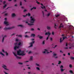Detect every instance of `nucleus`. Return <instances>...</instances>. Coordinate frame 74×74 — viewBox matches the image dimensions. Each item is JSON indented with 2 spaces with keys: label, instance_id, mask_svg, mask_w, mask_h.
<instances>
[{
  "label": "nucleus",
  "instance_id": "052dcab7",
  "mask_svg": "<svg viewBox=\"0 0 74 74\" xmlns=\"http://www.w3.org/2000/svg\"><path fill=\"white\" fill-rule=\"evenodd\" d=\"M3 3V4H4L5 3V1H4Z\"/></svg>",
  "mask_w": 74,
  "mask_h": 74
},
{
  "label": "nucleus",
  "instance_id": "1a4fd4ad",
  "mask_svg": "<svg viewBox=\"0 0 74 74\" xmlns=\"http://www.w3.org/2000/svg\"><path fill=\"white\" fill-rule=\"evenodd\" d=\"M19 46H15L14 47V50H16V49H18L19 48Z\"/></svg>",
  "mask_w": 74,
  "mask_h": 74
},
{
  "label": "nucleus",
  "instance_id": "aec40b11",
  "mask_svg": "<svg viewBox=\"0 0 74 74\" xmlns=\"http://www.w3.org/2000/svg\"><path fill=\"white\" fill-rule=\"evenodd\" d=\"M16 36L19 37H22V35H16Z\"/></svg>",
  "mask_w": 74,
  "mask_h": 74
},
{
  "label": "nucleus",
  "instance_id": "a18cd8bd",
  "mask_svg": "<svg viewBox=\"0 0 74 74\" xmlns=\"http://www.w3.org/2000/svg\"><path fill=\"white\" fill-rule=\"evenodd\" d=\"M18 64H23L22 63H21L20 62H19L18 63Z\"/></svg>",
  "mask_w": 74,
  "mask_h": 74
},
{
  "label": "nucleus",
  "instance_id": "774afa93",
  "mask_svg": "<svg viewBox=\"0 0 74 74\" xmlns=\"http://www.w3.org/2000/svg\"><path fill=\"white\" fill-rule=\"evenodd\" d=\"M5 21H7V18H5Z\"/></svg>",
  "mask_w": 74,
  "mask_h": 74
},
{
  "label": "nucleus",
  "instance_id": "79ce46f5",
  "mask_svg": "<svg viewBox=\"0 0 74 74\" xmlns=\"http://www.w3.org/2000/svg\"><path fill=\"white\" fill-rule=\"evenodd\" d=\"M36 66H39V64H37V63H36Z\"/></svg>",
  "mask_w": 74,
  "mask_h": 74
},
{
  "label": "nucleus",
  "instance_id": "a878e982",
  "mask_svg": "<svg viewBox=\"0 0 74 74\" xmlns=\"http://www.w3.org/2000/svg\"><path fill=\"white\" fill-rule=\"evenodd\" d=\"M36 69L37 70H40V68L38 67H36Z\"/></svg>",
  "mask_w": 74,
  "mask_h": 74
},
{
  "label": "nucleus",
  "instance_id": "13d9d810",
  "mask_svg": "<svg viewBox=\"0 0 74 74\" xmlns=\"http://www.w3.org/2000/svg\"><path fill=\"white\" fill-rule=\"evenodd\" d=\"M32 53V52L31 51H30L28 53L30 54V53Z\"/></svg>",
  "mask_w": 74,
  "mask_h": 74
},
{
  "label": "nucleus",
  "instance_id": "72a5a7b5",
  "mask_svg": "<svg viewBox=\"0 0 74 74\" xmlns=\"http://www.w3.org/2000/svg\"><path fill=\"white\" fill-rule=\"evenodd\" d=\"M50 15V13H49L47 14V16H49Z\"/></svg>",
  "mask_w": 74,
  "mask_h": 74
},
{
  "label": "nucleus",
  "instance_id": "412c9836",
  "mask_svg": "<svg viewBox=\"0 0 74 74\" xmlns=\"http://www.w3.org/2000/svg\"><path fill=\"white\" fill-rule=\"evenodd\" d=\"M30 16V14L29 13H28V14H26V16Z\"/></svg>",
  "mask_w": 74,
  "mask_h": 74
},
{
  "label": "nucleus",
  "instance_id": "e2e57ef3",
  "mask_svg": "<svg viewBox=\"0 0 74 74\" xmlns=\"http://www.w3.org/2000/svg\"><path fill=\"white\" fill-rule=\"evenodd\" d=\"M18 41V39H16V41Z\"/></svg>",
  "mask_w": 74,
  "mask_h": 74
},
{
  "label": "nucleus",
  "instance_id": "c9c22d12",
  "mask_svg": "<svg viewBox=\"0 0 74 74\" xmlns=\"http://www.w3.org/2000/svg\"><path fill=\"white\" fill-rule=\"evenodd\" d=\"M69 67H70V68H71V67H72V65L70 64L69 65Z\"/></svg>",
  "mask_w": 74,
  "mask_h": 74
},
{
  "label": "nucleus",
  "instance_id": "7c9ffc66",
  "mask_svg": "<svg viewBox=\"0 0 74 74\" xmlns=\"http://www.w3.org/2000/svg\"><path fill=\"white\" fill-rule=\"evenodd\" d=\"M58 62H59L58 63V64H60V63H62L61 61H58Z\"/></svg>",
  "mask_w": 74,
  "mask_h": 74
},
{
  "label": "nucleus",
  "instance_id": "49530a36",
  "mask_svg": "<svg viewBox=\"0 0 74 74\" xmlns=\"http://www.w3.org/2000/svg\"><path fill=\"white\" fill-rule=\"evenodd\" d=\"M20 5H22V2H20Z\"/></svg>",
  "mask_w": 74,
  "mask_h": 74
},
{
  "label": "nucleus",
  "instance_id": "6e6552de",
  "mask_svg": "<svg viewBox=\"0 0 74 74\" xmlns=\"http://www.w3.org/2000/svg\"><path fill=\"white\" fill-rule=\"evenodd\" d=\"M41 5H42V6L41 7V8H42V9H44V8H45H45H45V7L43 5V4H42V3H41Z\"/></svg>",
  "mask_w": 74,
  "mask_h": 74
},
{
  "label": "nucleus",
  "instance_id": "f3484780",
  "mask_svg": "<svg viewBox=\"0 0 74 74\" xmlns=\"http://www.w3.org/2000/svg\"><path fill=\"white\" fill-rule=\"evenodd\" d=\"M45 51L43 52V53H46V52H48V50H47V49H45Z\"/></svg>",
  "mask_w": 74,
  "mask_h": 74
},
{
  "label": "nucleus",
  "instance_id": "4d7b16f0",
  "mask_svg": "<svg viewBox=\"0 0 74 74\" xmlns=\"http://www.w3.org/2000/svg\"><path fill=\"white\" fill-rule=\"evenodd\" d=\"M36 3L38 4H40V3L39 2H38L37 1H36Z\"/></svg>",
  "mask_w": 74,
  "mask_h": 74
},
{
  "label": "nucleus",
  "instance_id": "473e14b6",
  "mask_svg": "<svg viewBox=\"0 0 74 74\" xmlns=\"http://www.w3.org/2000/svg\"><path fill=\"white\" fill-rule=\"evenodd\" d=\"M5 53H6V56H8V53H7V51H5Z\"/></svg>",
  "mask_w": 74,
  "mask_h": 74
},
{
  "label": "nucleus",
  "instance_id": "f257e3e1",
  "mask_svg": "<svg viewBox=\"0 0 74 74\" xmlns=\"http://www.w3.org/2000/svg\"><path fill=\"white\" fill-rule=\"evenodd\" d=\"M17 53L18 55L21 56H24V55H25L24 53V51H21V50H19V51H17Z\"/></svg>",
  "mask_w": 74,
  "mask_h": 74
},
{
  "label": "nucleus",
  "instance_id": "f03ea898",
  "mask_svg": "<svg viewBox=\"0 0 74 74\" xmlns=\"http://www.w3.org/2000/svg\"><path fill=\"white\" fill-rule=\"evenodd\" d=\"M31 20L30 21V23H34V21H35V19L34 18H33L32 17H31Z\"/></svg>",
  "mask_w": 74,
  "mask_h": 74
},
{
  "label": "nucleus",
  "instance_id": "9d476101",
  "mask_svg": "<svg viewBox=\"0 0 74 74\" xmlns=\"http://www.w3.org/2000/svg\"><path fill=\"white\" fill-rule=\"evenodd\" d=\"M7 37V36L6 35H5L2 38V42H4V38H5V37Z\"/></svg>",
  "mask_w": 74,
  "mask_h": 74
},
{
  "label": "nucleus",
  "instance_id": "3c124183",
  "mask_svg": "<svg viewBox=\"0 0 74 74\" xmlns=\"http://www.w3.org/2000/svg\"><path fill=\"white\" fill-rule=\"evenodd\" d=\"M15 34H12V35H11V36H14V35H15Z\"/></svg>",
  "mask_w": 74,
  "mask_h": 74
},
{
  "label": "nucleus",
  "instance_id": "423d86ee",
  "mask_svg": "<svg viewBox=\"0 0 74 74\" xmlns=\"http://www.w3.org/2000/svg\"><path fill=\"white\" fill-rule=\"evenodd\" d=\"M4 23L5 25L8 26V25H9V23L7 21H6L4 22Z\"/></svg>",
  "mask_w": 74,
  "mask_h": 74
},
{
  "label": "nucleus",
  "instance_id": "6ab92c4d",
  "mask_svg": "<svg viewBox=\"0 0 74 74\" xmlns=\"http://www.w3.org/2000/svg\"><path fill=\"white\" fill-rule=\"evenodd\" d=\"M33 60V56H31L30 57V60Z\"/></svg>",
  "mask_w": 74,
  "mask_h": 74
},
{
  "label": "nucleus",
  "instance_id": "de8ad7c7",
  "mask_svg": "<svg viewBox=\"0 0 74 74\" xmlns=\"http://www.w3.org/2000/svg\"><path fill=\"white\" fill-rule=\"evenodd\" d=\"M66 33H69V31H66Z\"/></svg>",
  "mask_w": 74,
  "mask_h": 74
},
{
  "label": "nucleus",
  "instance_id": "a211bd4d",
  "mask_svg": "<svg viewBox=\"0 0 74 74\" xmlns=\"http://www.w3.org/2000/svg\"><path fill=\"white\" fill-rule=\"evenodd\" d=\"M29 44L30 45L29 47H33V44L31 42Z\"/></svg>",
  "mask_w": 74,
  "mask_h": 74
},
{
  "label": "nucleus",
  "instance_id": "2eb2a0df",
  "mask_svg": "<svg viewBox=\"0 0 74 74\" xmlns=\"http://www.w3.org/2000/svg\"><path fill=\"white\" fill-rule=\"evenodd\" d=\"M35 36H36V35L35 34H32L31 35V37H34Z\"/></svg>",
  "mask_w": 74,
  "mask_h": 74
},
{
  "label": "nucleus",
  "instance_id": "7ed1b4c3",
  "mask_svg": "<svg viewBox=\"0 0 74 74\" xmlns=\"http://www.w3.org/2000/svg\"><path fill=\"white\" fill-rule=\"evenodd\" d=\"M13 54H14L15 56H16V58L17 59H21V57L17 56V55L16 54V53H14V52H13Z\"/></svg>",
  "mask_w": 74,
  "mask_h": 74
},
{
  "label": "nucleus",
  "instance_id": "338daca9",
  "mask_svg": "<svg viewBox=\"0 0 74 74\" xmlns=\"http://www.w3.org/2000/svg\"><path fill=\"white\" fill-rule=\"evenodd\" d=\"M4 73H5V74H8V73L5 72V71H4Z\"/></svg>",
  "mask_w": 74,
  "mask_h": 74
},
{
  "label": "nucleus",
  "instance_id": "58836bf2",
  "mask_svg": "<svg viewBox=\"0 0 74 74\" xmlns=\"http://www.w3.org/2000/svg\"><path fill=\"white\" fill-rule=\"evenodd\" d=\"M42 14H43V16H44V11H42Z\"/></svg>",
  "mask_w": 74,
  "mask_h": 74
},
{
  "label": "nucleus",
  "instance_id": "4c0bfd02",
  "mask_svg": "<svg viewBox=\"0 0 74 74\" xmlns=\"http://www.w3.org/2000/svg\"><path fill=\"white\" fill-rule=\"evenodd\" d=\"M50 40L51 41H52V38H50Z\"/></svg>",
  "mask_w": 74,
  "mask_h": 74
},
{
  "label": "nucleus",
  "instance_id": "f704fd0d",
  "mask_svg": "<svg viewBox=\"0 0 74 74\" xmlns=\"http://www.w3.org/2000/svg\"><path fill=\"white\" fill-rule=\"evenodd\" d=\"M60 68L61 69H63V66L62 65H61L60 67Z\"/></svg>",
  "mask_w": 74,
  "mask_h": 74
},
{
  "label": "nucleus",
  "instance_id": "393cba45",
  "mask_svg": "<svg viewBox=\"0 0 74 74\" xmlns=\"http://www.w3.org/2000/svg\"><path fill=\"white\" fill-rule=\"evenodd\" d=\"M60 70L61 72H62V71H64V69H61Z\"/></svg>",
  "mask_w": 74,
  "mask_h": 74
},
{
  "label": "nucleus",
  "instance_id": "603ef678",
  "mask_svg": "<svg viewBox=\"0 0 74 74\" xmlns=\"http://www.w3.org/2000/svg\"><path fill=\"white\" fill-rule=\"evenodd\" d=\"M56 47H57V45H55V47H53V48H56Z\"/></svg>",
  "mask_w": 74,
  "mask_h": 74
},
{
  "label": "nucleus",
  "instance_id": "2f4dec72",
  "mask_svg": "<svg viewBox=\"0 0 74 74\" xmlns=\"http://www.w3.org/2000/svg\"><path fill=\"white\" fill-rule=\"evenodd\" d=\"M39 37L40 38V39H42V38H43V37L41 36H40Z\"/></svg>",
  "mask_w": 74,
  "mask_h": 74
},
{
  "label": "nucleus",
  "instance_id": "8fccbe9b",
  "mask_svg": "<svg viewBox=\"0 0 74 74\" xmlns=\"http://www.w3.org/2000/svg\"><path fill=\"white\" fill-rule=\"evenodd\" d=\"M56 24H55V26H54V27L55 28V29H56Z\"/></svg>",
  "mask_w": 74,
  "mask_h": 74
},
{
  "label": "nucleus",
  "instance_id": "c85d7f7f",
  "mask_svg": "<svg viewBox=\"0 0 74 74\" xmlns=\"http://www.w3.org/2000/svg\"><path fill=\"white\" fill-rule=\"evenodd\" d=\"M17 26H20L21 27H23V26L22 25H18Z\"/></svg>",
  "mask_w": 74,
  "mask_h": 74
},
{
  "label": "nucleus",
  "instance_id": "f8f14e48",
  "mask_svg": "<svg viewBox=\"0 0 74 74\" xmlns=\"http://www.w3.org/2000/svg\"><path fill=\"white\" fill-rule=\"evenodd\" d=\"M63 26H64L63 25H62V23H61L60 24V26L59 27V28L60 29L61 27H63Z\"/></svg>",
  "mask_w": 74,
  "mask_h": 74
},
{
  "label": "nucleus",
  "instance_id": "5fc2aeb1",
  "mask_svg": "<svg viewBox=\"0 0 74 74\" xmlns=\"http://www.w3.org/2000/svg\"><path fill=\"white\" fill-rule=\"evenodd\" d=\"M67 45H68V44H67V42L66 43V47L67 46Z\"/></svg>",
  "mask_w": 74,
  "mask_h": 74
},
{
  "label": "nucleus",
  "instance_id": "ea45409f",
  "mask_svg": "<svg viewBox=\"0 0 74 74\" xmlns=\"http://www.w3.org/2000/svg\"><path fill=\"white\" fill-rule=\"evenodd\" d=\"M62 41H63V40H62V38H60V42H61Z\"/></svg>",
  "mask_w": 74,
  "mask_h": 74
},
{
  "label": "nucleus",
  "instance_id": "dca6fc26",
  "mask_svg": "<svg viewBox=\"0 0 74 74\" xmlns=\"http://www.w3.org/2000/svg\"><path fill=\"white\" fill-rule=\"evenodd\" d=\"M16 15L15 14V13H13L12 14V17H14V16H15Z\"/></svg>",
  "mask_w": 74,
  "mask_h": 74
},
{
  "label": "nucleus",
  "instance_id": "c03bdc74",
  "mask_svg": "<svg viewBox=\"0 0 74 74\" xmlns=\"http://www.w3.org/2000/svg\"><path fill=\"white\" fill-rule=\"evenodd\" d=\"M31 30H32V31H33L34 30V29L33 28H32L31 29Z\"/></svg>",
  "mask_w": 74,
  "mask_h": 74
},
{
  "label": "nucleus",
  "instance_id": "4468645a",
  "mask_svg": "<svg viewBox=\"0 0 74 74\" xmlns=\"http://www.w3.org/2000/svg\"><path fill=\"white\" fill-rule=\"evenodd\" d=\"M48 34L50 35V34H51V33H50L49 32H46L45 34V35H48Z\"/></svg>",
  "mask_w": 74,
  "mask_h": 74
},
{
  "label": "nucleus",
  "instance_id": "0e129e2a",
  "mask_svg": "<svg viewBox=\"0 0 74 74\" xmlns=\"http://www.w3.org/2000/svg\"><path fill=\"white\" fill-rule=\"evenodd\" d=\"M14 44V45H17V42L15 43Z\"/></svg>",
  "mask_w": 74,
  "mask_h": 74
},
{
  "label": "nucleus",
  "instance_id": "680f3d73",
  "mask_svg": "<svg viewBox=\"0 0 74 74\" xmlns=\"http://www.w3.org/2000/svg\"><path fill=\"white\" fill-rule=\"evenodd\" d=\"M52 35H54V32H52Z\"/></svg>",
  "mask_w": 74,
  "mask_h": 74
},
{
  "label": "nucleus",
  "instance_id": "4be33fe9",
  "mask_svg": "<svg viewBox=\"0 0 74 74\" xmlns=\"http://www.w3.org/2000/svg\"><path fill=\"white\" fill-rule=\"evenodd\" d=\"M70 59L71 60H74V58L73 57H70Z\"/></svg>",
  "mask_w": 74,
  "mask_h": 74
},
{
  "label": "nucleus",
  "instance_id": "cd10ccee",
  "mask_svg": "<svg viewBox=\"0 0 74 74\" xmlns=\"http://www.w3.org/2000/svg\"><path fill=\"white\" fill-rule=\"evenodd\" d=\"M6 7H7V4H5V5L3 6V8H5Z\"/></svg>",
  "mask_w": 74,
  "mask_h": 74
},
{
  "label": "nucleus",
  "instance_id": "ddd939ff",
  "mask_svg": "<svg viewBox=\"0 0 74 74\" xmlns=\"http://www.w3.org/2000/svg\"><path fill=\"white\" fill-rule=\"evenodd\" d=\"M57 54H53V56L55 58H58V57H55V56H56Z\"/></svg>",
  "mask_w": 74,
  "mask_h": 74
},
{
  "label": "nucleus",
  "instance_id": "6e6d98bb",
  "mask_svg": "<svg viewBox=\"0 0 74 74\" xmlns=\"http://www.w3.org/2000/svg\"><path fill=\"white\" fill-rule=\"evenodd\" d=\"M35 42L34 41H33L32 42H31V43H32L33 44H34Z\"/></svg>",
  "mask_w": 74,
  "mask_h": 74
},
{
  "label": "nucleus",
  "instance_id": "09e8293b",
  "mask_svg": "<svg viewBox=\"0 0 74 74\" xmlns=\"http://www.w3.org/2000/svg\"><path fill=\"white\" fill-rule=\"evenodd\" d=\"M59 16V15L58 14L56 16V17H58Z\"/></svg>",
  "mask_w": 74,
  "mask_h": 74
},
{
  "label": "nucleus",
  "instance_id": "864d4df0",
  "mask_svg": "<svg viewBox=\"0 0 74 74\" xmlns=\"http://www.w3.org/2000/svg\"><path fill=\"white\" fill-rule=\"evenodd\" d=\"M2 52H3L4 53H5V51H4V49H3L2 50Z\"/></svg>",
  "mask_w": 74,
  "mask_h": 74
},
{
  "label": "nucleus",
  "instance_id": "69168bd1",
  "mask_svg": "<svg viewBox=\"0 0 74 74\" xmlns=\"http://www.w3.org/2000/svg\"><path fill=\"white\" fill-rule=\"evenodd\" d=\"M27 11V10H24V12H26V11Z\"/></svg>",
  "mask_w": 74,
  "mask_h": 74
},
{
  "label": "nucleus",
  "instance_id": "bf43d9fd",
  "mask_svg": "<svg viewBox=\"0 0 74 74\" xmlns=\"http://www.w3.org/2000/svg\"><path fill=\"white\" fill-rule=\"evenodd\" d=\"M60 53H63V52L62 51V50H60Z\"/></svg>",
  "mask_w": 74,
  "mask_h": 74
},
{
  "label": "nucleus",
  "instance_id": "b1692460",
  "mask_svg": "<svg viewBox=\"0 0 74 74\" xmlns=\"http://www.w3.org/2000/svg\"><path fill=\"white\" fill-rule=\"evenodd\" d=\"M69 72H70V73L71 74H73L74 73H73V71H72L71 70H70L69 71Z\"/></svg>",
  "mask_w": 74,
  "mask_h": 74
},
{
  "label": "nucleus",
  "instance_id": "bb28decb",
  "mask_svg": "<svg viewBox=\"0 0 74 74\" xmlns=\"http://www.w3.org/2000/svg\"><path fill=\"white\" fill-rule=\"evenodd\" d=\"M0 54H1V55H3V56H4V54L2 53L1 52H0Z\"/></svg>",
  "mask_w": 74,
  "mask_h": 74
},
{
  "label": "nucleus",
  "instance_id": "0eeeda50",
  "mask_svg": "<svg viewBox=\"0 0 74 74\" xmlns=\"http://www.w3.org/2000/svg\"><path fill=\"white\" fill-rule=\"evenodd\" d=\"M25 23H28V25H29V26H32V25H34V24L33 23H28V22L26 21L25 22Z\"/></svg>",
  "mask_w": 74,
  "mask_h": 74
},
{
  "label": "nucleus",
  "instance_id": "37998d69",
  "mask_svg": "<svg viewBox=\"0 0 74 74\" xmlns=\"http://www.w3.org/2000/svg\"><path fill=\"white\" fill-rule=\"evenodd\" d=\"M42 44H45V41L44 40L43 41Z\"/></svg>",
  "mask_w": 74,
  "mask_h": 74
},
{
  "label": "nucleus",
  "instance_id": "5701e85b",
  "mask_svg": "<svg viewBox=\"0 0 74 74\" xmlns=\"http://www.w3.org/2000/svg\"><path fill=\"white\" fill-rule=\"evenodd\" d=\"M47 28L48 30H49V29H51V27H49L48 26H47Z\"/></svg>",
  "mask_w": 74,
  "mask_h": 74
},
{
  "label": "nucleus",
  "instance_id": "e433bc0d",
  "mask_svg": "<svg viewBox=\"0 0 74 74\" xmlns=\"http://www.w3.org/2000/svg\"><path fill=\"white\" fill-rule=\"evenodd\" d=\"M25 37L26 38H28V37H29V36H27V35H25Z\"/></svg>",
  "mask_w": 74,
  "mask_h": 74
},
{
  "label": "nucleus",
  "instance_id": "c756f323",
  "mask_svg": "<svg viewBox=\"0 0 74 74\" xmlns=\"http://www.w3.org/2000/svg\"><path fill=\"white\" fill-rule=\"evenodd\" d=\"M49 35L48 36V37H47V38H46V40H48L49 38Z\"/></svg>",
  "mask_w": 74,
  "mask_h": 74
},
{
  "label": "nucleus",
  "instance_id": "9b49d317",
  "mask_svg": "<svg viewBox=\"0 0 74 74\" xmlns=\"http://www.w3.org/2000/svg\"><path fill=\"white\" fill-rule=\"evenodd\" d=\"M18 45H23V42H22V43L21 42H19L18 44Z\"/></svg>",
  "mask_w": 74,
  "mask_h": 74
},
{
  "label": "nucleus",
  "instance_id": "20e7f679",
  "mask_svg": "<svg viewBox=\"0 0 74 74\" xmlns=\"http://www.w3.org/2000/svg\"><path fill=\"white\" fill-rule=\"evenodd\" d=\"M13 27H12V28L11 27H5L4 28V30H10L13 28Z\"/></svg>",
  "mask_w": 74,
  "mask_h": 74
},
{
  "label": "nucleus",
  "instance_id": "39448f33",
  "mask_svg": "<svg viewBox=\"0 0 74 74\" xmlns=\"http://www.w3.org/2000/svg\"><path fill=\"white\" fill-rule=\"evenodd\" d=\"M2 67H3V68H4L5 70H8V69L6 68H7V66H6L4 65H3L2 66Z\"/></svg>",
  "mask_w": 74,
  "mask_h": 74
},
{
  "label": "nucleus",
  "instance_id": "a19ab883",
  "mask_svg": "<svg viewBox=\"0 0 74 74\" xmlns=\"http://www.w3.org/2000/svg\"><path fill=\"white\" fill-rule=\"evenodd\" d=\"M71 34H74V32H73L72 31H71Z\"/></svg>",
  "mask_w": 74,
  "mask_h": 74
}]
</instances>
